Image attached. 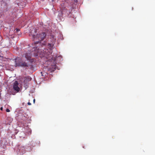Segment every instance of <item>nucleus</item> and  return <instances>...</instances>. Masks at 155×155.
<instances>
[{
	"mask_svg": "<svg viewBox=\"0 0 155 155\" xmlns=\"http://www.w3.org/2000/svg\"><path fill=\"white\" fill-rule=\"evenodd\" d=\"M37 32V30L35 29H34L29 34V36L32 37V38L33 41H35V40L37 39L39 40L38 41H36L34 43V45L37 46V45L38 44H39V45H40L41 46V45H47V46L50 50L53 49L54 46L53 43L50 44L48 42V43L47 42L42 41V40L45 38L46 36V34L45 32H42L36 35L35 34Z\"/></svg>",
	"mask_w": 155,
	"mask_h": 155,
	"instance_id": "f257e3e1",
	"label": "nucleus"
},
{
	"mask_svg": "<svg viewBox=\"0 0 155 155\" xmlns=\"http://www.w3.org/2000/svg\"><path fill=\"white\" fill-rule=\"evenodd\" d=\"M40 47H38V46H34L31 52L29 51L28 53H26L25 54H23V56H24L28 60L30 59L33 54L35 56H37L39 54L41 57H44L48 59H50L52 57L51 51L46 49H45L42 51V49H40Z\"/></svg>",
	"mask_w": 155,
	"mask_h": 155,
	"instance_id": "f03ea898",
	"label": "nucleus"
},
{
	"mask_svg": "<svg viewBox=\"0 0 155 155\" xmlns=\"http://www.w3.org/2000/svg\"><path fill=\"white\" fill-rule=\"evenodd\" d=\"M18 85V83L17 81H15L14 83L13 89L9 90V91L10 94L14 95L19 91L20 89Z\"/></svg>",
	"mask_w": 155,
	"mask_h": 155,
	"instance_id": "7ed1b4c3",
	"label": "nucleus"
},
{
	"mask_svg": "<svg viewBox=\"0 0 155 155\" xmlns=\"http://www.w3.org/2000/svg\"><path fill=\"white\" fill-rule=\"evenodd\" d=\"M16 118L18 121L21 123L27 119V117L22 114H19L18 116L16 117Z\"/></svg>",
	"mask_w": 155,
	"mask_h": 155,
	"instance_id": "20e7f679",
	"label": "nucleus"
},
{
	"mask_svg": "<svg viewBox=\"0 0 155 155\" xmlns=\"http://www.w3.org/2000/svg\"><path fill=\"white\" fill-rule=\"evenodd\" d=\"M22 60L21 58H16L15 59V66H21V65L22 64Z\"/></svg>",
	"mask_w": 155,
	"mask_h": 155,
	"instance_id": "39448f33",
	"label": "nucleus"
},
{
	"mask_svg": "<svg viewBox=\"0 0 155 155\" xmlns=\"http://www.w3.org/2000/svg\"><path fill=\"white\" fill-rule=\"evenodd\" d=\"M56 68V65L55 64H53L48 69V70L51 72H52L55 71Z\"/></svg>",
	"mask_w": 155,
	"mask_h": 155,
	"instance_id": "423d86ee",
	"label": "nucleus"
},
{
	"mask_svg": "<svg viewBox=\"0 0 155 155\" xmlns=\"http://www.w3.org/2000/svg\"><path fill=\"white\" fill-rule=\"evenodd\" d=\"M13 121V119L10 117H7L6 120L5 121V124H10Z\"/></svg>",
	"mask_w": 155,
	"mask_h": 155,
	"instance_id": "0eeeda50",
	"label": "nucleus"
},
{
	"mask_svg": "<svg viewBox=\"0 0 155 155\" xmlns=\"http://www.w3.org/2000/svg\"><path fill=\"white\" fill-rule=\"evenodd\" d=\"M28 65V64L26 62L22 61V64L21 65V66L27 67Z\"/></svg>",
	"mask_w": 155,
	"mask_h": 155,
	"instance_id": "6e6552de",
	"label": "nucleus"
},
{
	"mask_svg": "<svg viewBox=\"0 0 155 155\" xmlns=\"http://www.w3.org/2000/svg\"><path fill=\"white\" fill-rule=\"evenodd\" d=\"M41 75L43 76H44L45 77L47 76L48 74L47 72H45L44 71H43L42 72H41Z\"/></svg>",
	"mask_w": 155,
	"mask_h": 155,
	"instance_id": "1a4fd4ad",
	"label": "nucleus"
},
{
	"mask_svg": "<svg viewBox=\"0 0 155 155\" xmlns=\"http://www.w3.org/2000/svg\"><path fill=\"white\" fill-rule=\"evenodd\" d=\"M28 68L30 69L31 70H33L34 69V67L33 65H28L27 67Z\"/></svg>",
	"mask_w": 155,
	"mask_h": 155,
	"instance_id": "9d476101",
	"label": "nucleus"
},
{
	"mask_svg": "<svg viewBox=\"0 0 155 155\" xmlns=\"http://www.w3.org/2000/svg\"><path fill=\"white\" fill-rule=\"evenodd\" d=\"M20 29L18 28H16L14 31L15 33H17V32L20 31Z\"/></svg>",
	"mask_w": 155,
	"mask_h": 155,
	"instance_id": "9b49d317",
	"label": "nucleus"
},
{
	"mask_svg": "<svg viewBox=\"0 0 155 155\" xmlns=\"http://www.w3.org/2000/svg\"><path fill=\"white\" fill-rule=\"evenodd\" d=\"M6 111L7 112H10V110L8 109H6Z\"/></svg>",
	"mask_w": 155,
	"mask_h": 155,
	"instance_id": "f8f14e48",
	"label": "nucleus"
},
{
	"mask_svg": "<svg viewBox=\"0 0 155 155\" xmlns=\"http://www.w3.org/2000/svg\"><path fill=\"white\" fill-rule=\"evenodd\" d=\"M27 104L28 105H31V103L30 102H28L27 103Z\"/></svg>",
	"mask_w": 155,
	"mask_h": 155,
	"instance_id": "ddd939ff",
	"label": "nucleus"
},
{
	"mask_svg": "<svg viewBox=\"0 0 155 155\" xmlns=\"http://www.w3.org/2000/svg\"><path fill=\"white\" fill-rule=\"evenodd\" d=\"M26 106L27 105V104L26 103L25 104V103H22V106Z\"/></svg>",
	"mask_w": 155,
	"mask_h": 155,
	"instance_id": "4468645a",
	"label": "nucleus"
},
{
	"mask_svg": "<svg viewBox=\"0 0 155 155\" xmlns=\"http://www.w3.org/2000/svg\"><path fill=\"white\" fill-rule=\"evenodd\" d=\"M0 110H3V107H1Z\"/></svg>",
	"mask_w": 155,
	"mask_h": 155,
	"instance_id": "2eb2a0df",
	"label": "nucleus"
},
{
	"mask_svg": "<svg viewBox=\"0 0 155 155\" xmlns=\"http://www.w3.org/2000/svg\"><path fill=\"white\" fill-rule=\"evenodd\" d=\"M29 81H30L31 80V78H29Z\"/></svg>",
	"mask_w": 155,
	"mask_h": 155,
	"instance_id": "dca6fc26",
	"label": "nucleus"
},
{
	"mask_svg": "<svg viewBox=\"0 0 155 155\" xmlns=\"http://www.w3.org/2000/svg\"><path fill=\"white\" fill-rule=\"evenodd\" d=\"M35 99H34L33 100V102H34V103L35 102Z\"/></svg>",
	"mask_w": 155,
	"mask_h": 155,
	"instance_id": "f3484780",
	"label": "nucleus"
}]
</instances>
